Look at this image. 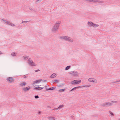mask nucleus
Instances as JSON below:
<instances>
[{"label": "nucleus", "mask_w": 120, "mask_h": 120, "mask_svg": "<svg viewBox=\"0 0 120 120\" xmlns=\"http://www.w3.org/2000/svg\"><path fill=\"white\" fill-rule=\"evenodd\" d=\"M98 26L99 25H98L95 24L93 23V24L92 26L94 27H98Z\"/></svg>", "instance_id": "17"}, {"label": "nucleus", "mask_w": 120, "mask_h": 120, "mask_svg": "<svg viewBox=\"0 0 120 120\" xmlns=\"http://www.w3.org/2000/svg\"><path fill=\"white\" fill-rule=\"evenodd\" d=\"M2 54V52H1L0 51V54Z\"/></svg>", "instance_id": "32"}, {"label": "nucleus", "mask_w": 120, "mask_h": 120, "mask_svg": "<svg viewBox=\"0 0 120 120\" xmlns=\"http://www.w3.org/2000/svg\"><path fill=\"white\" fill-rule=\"evenodd\" d=\"M54 89V88L53 87H51L49 88V90H53Z\"/></svg>", "instance_id": "25"}, {"label": "nucleus", "mask_w": 120, "mask_h": 120, "mask_svg": "<svg viewBox=\"0 0 120 120\" xmlns=\"http://www.w3.org/2000/svg\"><path fill=\"white\" fill-rule=\"evenodd\" d=\"M7 81L10 82H12L14 81V80L11 77H8L6 79Z\"/></svg>", "instance_id": "8"}, {"label": "nucleus", "mask_w": 120, "mask_h": 120, "mask_svg": "<svg viewBox=\"0 0 120 120\" xmlns=\"http://www.w3.org/2000/svg\"><path fill=\"white\" fill-rule=\"evenodd\" d=\"M63 38L64 39L71 42L73 41V40L69 37L65 36Z\"/></svg>", "instance_id": "6"}, {"label": "nucleus", "mask_w": 120, "mask_h": 120, "mask_svg": "<svg viewBox=\"0 0 120 120\" xmlns=\"http://www.w3.org/2000/svg\"><path fill=\"white\" fill-rule=\"evenodd\" d=\"M47 118L49 120H55V118L49 116Z\"/></svg>", "instance_id": "13"}, {"label": "nucleus", "mask_w": 120, "mask_h": 120, "mask_svg": "<svg viewBox=\"0 0 120 120\" xmlns=\"http://www.w3.org/2000/svg\"><path fill=\"white\" fill-rule=\"evenodd\" d=\"M11 55L13 56H15L16 55V53L15 52H12V53Z\"/></svg>", "instance_id": "20"}, {"label": "nucleus", "mask_w": 120, "mask_h": 120, "mask_svg": "<svg viewBox=\"0 0 120 120\" xmlns=\"http://www.w3.org/2000/svg\"><path fill=\"white\" fill-rule=\"evenodd\" d=\"M28 63L31 66H35L36 64L31 59H29L28 60Z\"/></svg>", "instance_id": "7"}, {"label": "nucleus", "mask_w": 120, "mask_h": 120, "mask_svg": "<svg viewBox=\"0 0 120 120\" xmlns=\"http://www.w3.org/2000/svg\"><path fill=\"white\" fill-rule=\"evenodd\" d=\"M27 84V83L26 82H22L20 84V86H25Z\"/></svg>", "instance_id": "12"}, {"label": "nucleus", "mask_w": 120, "mask_h": 120, "mask_svg": "<svg viewBox=\"0 0 120 120\" xmlns=\"http://www.w3.org/2000/svg\"><path fill=\"white\" fill-rule=\"evenodd\" d=\"M90 86L89 85H87L86 86H81L82 87H88Z\"/></svg>", "instance_id": "21"}, {"label": "nucleus", "mask_w": 120, "mask_h": 120, "mask_svg": "<svg viewBox=\"0 0 120 120\" xmlns=\"http://www.w3.org/2000/svg\"><path fill=\"white\" fill-rule=\"evenodd\" d=\"M81 82V80H76L72 81L71 82V83L72 85H76L79 84Z\"/></svg>", "instance_id": "4"}, {"label": "nucleus", "mask_w": 120, "mask_h": 120, "mask_svg": "<svg viewBox=\"0 0 120 120\" xmlns=\"http://www.w3.org/2000/svg\"><path fill=\"white\" fill-rule=\"evenodd\" d=\"M55 81L56 82H59V81H58V80H56V81Z\"/></svg>", "instance_id": "30"}, {"label": "nucleus", "mask_w": 120, "mask_h": 120, "mask_svg": "<svg viewBox=\"0 0 120 120\" xmlns=\"http://www.w3.org/2000/svg\"><path fill=\"white\" fill-rule=\"evenodd\" d=\"M110 114H111V115H113V113L112 112H110Z\"/></svg>", "instance_id": "29"}, {"label": "nucleus", "mask_w": 120, "mask_h": 120, "mask_svg": "<svg viewBox=\"0 0 120 120\" xmlns=\"http://www.w3.org/2000/svg\"><path fill=\"white\" fill-rule=\"evenodd\" d=\"M70 68V66H67L66 68H65V70H68Z\"/></svg>", "instance_id": "22"}, {"label": "nucleus", "mask_w": 120, "mask_h": 120, "mask_svg": "<svg viewBox=\"0 0 120 120\" xmlns=\"http://www.w3.org/2000/svg\"><path fill=\"white\" fill-rule=\"evenodd\" d=\"M41 81V79L38 80L34 81L33 83L34 84L33 86L34 87V89L36 90H40L44 89V87H38L36 86L35 84L36 83H38L40 82Z\"/></svg>", "instance_id": "1"}, {"label": "nucleus", "mask_w": 120, "mask_h": 120, "mask_svg": "<svg viewBox=\"0 0 120 120\" xmlns=\"http://www.w3.org/2000/svg\"><path fill=\"white\" fill-rule=\"evenodd\" d=\"M35 98H39V97L38 96H35Z\"/></svg>", "instance_id": "26"}, {"label": "nucleus", "mask_w": 120, "mask_h": 120, "mask_svg": "<svg viewBox=\"0 0 120 120\" xmlns=\"http://www.w3.org/2000/svg\"><path fill=\"white\" fill-rule=\"evenodd\" d=\"M60 23V22L59 21L56 22L52 29V31L53 32H55L58 29Z\"/></svg>", "instance_id": "2"}, {"label": "nucleus", "mask_w": 120, "mask_h": 120, "mask_svg": "<svg viewBox=\"0 0 120 120\" xmlns=\"http://www.w3.org/2000/svg\"><path fill=\"white\" fill-rule=\"evenodd\" d=\"M4 22L6 23H7L8 24L10 25L11 26H15V25L5 20Z\"/></svg>", "instance_id": "10"}, {"label": "nucleus", "mask_w": 120, "mask_h": 120, "mask_svg": "<svg viewBox=\"0 0 120 120\" xmlns=\"http://www.w3.org/2000/svg\"><path fill=\"white\" fill-rule=\"evenodd\" d=\"M27 22V21H22V23H24L25 22Z\"/></svg>", "instance_id": "27"}, {"label": "nucleus", "mask_w": 120, "mask_h": 120, "mask_svg": "<svg viewBox=\"0 0 120 120\" xmlns=\"http://www.w3.org/2000/svg\"><path fill=\"white\" fill-rule=\"evenodd\" d=\"M93 24V23L92 22H89L88 23V25L89 26H92Z\"/></svg>", "instance_id": "15"}, {"label": "nucleus", "mask_w": 120, "mask_h": 120, "mask_svg": "<svg viewBox=\"0 0 120 120\" xmlns=\"http://www.w3.org/2000/svg\"><path fill=\"white\" fill-rule=\"evenodd\" d=\"M82 88L81 86H79L77 87H74L70 91H72L74 90H75L76 89H78L79 88Z\"/></svg>", "instance_id": "11"}, {"label": "nucleus", "mask_w": 120, "mask_h": 120, "mask_svg": "<svg viewBox=\"0 0 120 120\" xmlns=\"http://www.w3.org/2000/svg\"><path fill=\"white\" fill-rule=\"evenodd\" d=\"M88 81L89 82H93L94 83H96L97 82V79H95L92 78H90L88 79Z\"/></svg>", "instance_id": "5"}, {"label": "nucleus", "mask_w": 120, "mask_h": 120, "mask_svg": "<svg viewBox=\"0 0 120 120\" xmlns=\"http://www.w3.org/2000/svg\"><path fill=\"white\" fill-rule=\"evenodd\" d=\"M28 57L27 56H24V59H27L28 58Z\"/></svg>", "instance_id": "23"}, {"label": "nucleus", "mask_w": 120, "mask_h": 120, "mask_svg": "<svg viewBox=\"0 0 120 120\" xmlns=\"http://www.w3.org/2000/svg\"><path fill=\"white\" fill-rule=\"evenodd\" d=\"M64 105H60L59 107H58V108H59V109H60L61 108H62V107H64Z\"/></svg>", "instance_id": "19"}, {"label": "nucleus", "mask_w": 120, "mask_h": 120, "mask_svg": "<svg viewBox=\"0 0 120 120\" xmlns=\"http://www.w3.org/2000/svg\"><path fill=\"white\" fill-rule=\"evenodd\" d=\"M116 101H112L111 102H106L103 104L102 105L104 107H106L112 105L113 103H115Z\"/></svg>", "instance_id": "3"}, {"label": "nucleus", "mask_w": 120, "mask_h": 120, "mask_svg": "<svg viewBox=\"0 0 120 120\" xmlns=\"http://www.w3.org/2000/svg\"><path fill=\"white\" fill-rule=\"evenodd\" d=\"M30 10H33V9L32 8H30Z\"/></svg>", "instance_id": "31"}, {"label": "nucleus", "mask_w": 120, "mask_h": 120, "mask_svg": "<svg viewBox=\"0 0 120 120\" xmlns=\"http://www.w3.org/2000/svg\"><path fill=\"white\" fill-rule=\"evenodd\" d=\"M85 0L86 1H87L89 2H97L96 1H95L93 0Z\"/></svg>", "instance_id": "18"}, {"label": "nucleus", "mask_w": 120, "mask_h": 120, "mask_svg": "<svg viewBox=\"0 0 120 120\" xmlns=\"http://www.w3.org/2000/svg\"><path fill=\"white\" fill-rule=\"evenodd\" d=\"M59 108H55V109H53V110H58V109H59Z\"/></svg>", "instance_id": "24"}, {"label": "nucleus", "mask_w": 120, "mask_h": 120, "mask_svg": "<svg viewBox=\"0 0 120 120\" xmlns=\"http://www.w3.org/2000/svg\"><path fill=\"white\" fill-rule=\"evenodd\" d=\"M23 77L26 78L27 77V76L26 75H24L23 76Z\"/></svg>", "instance_id": "28"}, {"label": "nucleus", "mask_w": 120, "mask_h": 120, "mask_svg": "<svg viewBox=\"0 0 120 120\" xmlns=\"http://www.w3.org/2000/svg\"><path fill=\"white\" fill-rule=\"evenodd\" d=\"M31 88V87L28 86L26 87H24L23 88V90L25 91H26L29 90Z\"/></svg>", "instance_id": "9"}, {"label": "nucleus", "mask_w": 120, "mask_h": 120, "mask_svg": "<svg viewBox=\"0 0 120 120\" xmlns=\"http://www.w3.org/2000/svg\"><path fill=\"white\" fill-rule=\"evenodd\" d=\"M65 90V89H60L58 90V91L59 92H64Z\"/></svg>", "instance_id": "16"}, {"label": "nucleus", "mask_w": 120, "mask_h": 120, "mask_svg": "<svg viewBox=\"0 0 120 120\" xmlns=\"http://www.w3.org/2000/svg\"><path fill=\"white\" fill-rule=\"evenodd\" d=\"M56 76V74L55 73H53L50 76V78H53Z\"/></svg>", "instance_id": "14"}]
</instances>
